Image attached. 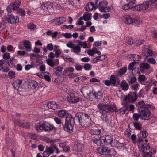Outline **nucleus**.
<instances>
[{
    "mask_svg": "<svg viewBox=\"0 0 157 157\" xmlns=\"http://www.w3.org/2000/svg\"><path fill=\"white\" fill-rule=\"evenodd\" d=\"M35 128L38 132H41L44 130L45 131L54 130L56 128L52 124L44 121H41L36 125Z\"/></svg>",
    "mask_w": 157,
    "mask_h": 157,
    "instance_id": "f03ea898",
    "label": "nucleus"
},
{
    "mask_svg": "<svg viewBox=\"0 0 157 157\" xmlns=\"http://www.w3.org/2000/svg\"><path fill=\"white\" fill-rule=\"evenodd\" d=\"M97 48L96 47H94L93 49L91 50H89L87 52V53L89 55H90V54L91 53H90V52H92V53H93L94 52H95L96 51H97Z\"/></svg>",
    "mask_w": 157,
    "mask_h": 157,
    "instance_id": "69168bd1",
    "label": "nucleus"
},
{
    "mask_svg": "<svg viewBox=\"0 0 157 157\" xmlns=\"http://www.w3.org/2000/svg\"><path fill=\"white\" fill-rule=\"evenodd\" d=\"M75 117L82 127H87L93 124V122H92L90 118L87 114H83L81 112H78L75 115Z\"/></svg>",
    "mask_w": 157,
    "mask_h": 157,
    "instance_id": "f257e3e1",
    "label": "nucleus"
},
{
    "mask_svg": "<svg viewBox=\"0 0 157 157\" xmlns=\"http://www.w3.org/2000/svg\"><path fill=\"white\" fill-rule=\"evenodd\" d=\"M83 15L85 21H88L91 20L92 15L90 13L86 12Z\"/></svg>",
    "mask_w": 157,
    "mask_h": 157,
    "instance_id": "cd10ccee",
    "label": "nucleus"
},
{
    "mask_svg": "<svg viewBox=\"0 0 157 157\" xmlns=\"http://www.w3.org/2000/svg\"><path fill=\"white\" fill-rule=\"evenodd\" d=\"M5 19L8 23L12 24H15L19 22V18L17 16L15 17L11 13H8L5 17Z\"/></svg>",
    "mask_w": 157,
    "mask_h": 157,
    "instance_id": "6e6552de",
    "label": "nucleus"
},
{
    "mask_svg": "<svg viewBox=\"0 0 157 157\" xmlns=\"http://www.w3.org/2000/svg\"><path fill=\"white\" fill-rule=\"evenodd\" d=\"M108 2L105 1H103L100 2L99 3V9L101 12H108L109 10L108 9V7H106V9L105 7V6H106L108 5Z\"/></svg>",
    "mask_w": 157,
    "mask_h": 157,
    "instance_id": "f8f14e48",
    "label": "nucleus"
},
{
    "mask_svg": "<svg viewBox=\"0 0 157 157\" xmlns=\"http://www.w3.org/2000/svg\"><path fill=\"white\" fill-rule=\"evenodd\" d=\"M23 44L27 51H31L32 47L30 42L28 40H25Z\"/></svg>",
    "mask_w": 157,
    "mask_h": 157,
    "instance_id": "393cba45",
    "label": "nucleus"
},
{
    "mask_svg": "<svg viewBox=\"0 0 157 157\" xmlns=\"http://www.w3.org/2000/svg\"><path fill=\"white\" fill-rule=\"evenodd\" d=\"M21 4V2L19 0H16L13 3H11L7 7V10L8 12H10L13 10L14 11L19 8Z\"/></svg>",
    "mask_w": 157,
    "mask_h": 157,
    "instance_id": "1a4fd4ad",
    "label": "nucleus"
},
{
    "mask_svg": "<svg viewBox=\"0 0 157 157\" xmlns=\"http://www.w3.org/2000/svg\"><path fill=\"white\" fill-rule=\"evenodd\" d=\"M152 155V153L151 152H144L143 156V157H151Z\"/></svg>",
    "mask_w": 157,
    "mask_h": 157,
    "instance_id": "3c124183",
    "label": "nucleus"
},
{
    "mask_svg": "<svg viewBox=\"0 0 157 157\" xmlns=\"http://www.w3.org/2000/svg\"><path fill=\"white\" fill-rule=\"evenodd\" d=\"M42 5L44 7L45 9H51L53 8L52 3L49 1L46 2L45 3L42 4Z\"/></svg>",
    "mask_w": 157,
    "mask_h": 157,
    "instance_id": "c756f323",
    "label": "nucleus"
},
{
    "mask_svg": "<svg viewBox=\"0 0 157 157\" xmlns=\"http://www.w3.org/2000/svg\"><path fill=\"white\" fill-rule=\"evenodd\" d=\"M74 125L65 123L63 126L64 130L69 133H72L73 132Z\"/></svg>",
    "mask_w": 157,
    "mask_h": 157,
    "instance_id": "f3484780",
    "label": "nucleus"
},
{
    "mask_svg": "<svg viewBox=\"0 0 157 157\" xmlns=\"http://www.w3.org/2000/svg\"><path fill=\"white\" fill-rule=\"evenodd\" d=\"M83 67L85 70H88L91 68V66L88 63H86L84 65Z\"/></svg>",
    "mask_w": 157,
    "mask_h": 157,
    "instance_id": "603ef678",
    "label": "nucleus"
},
{
    "mask_svg": "<svg viewBox=\"0 0 157 157\" xmlns=\"http://www.w3.org/2000/svg\"><path fill=\"white\" fill-rule=\"evenodd\" d=\"M137 98L136 92H130L127 95H124L123 100L125 102L126 105L127 102L133 103L136 101Z\"/></svg>",
    "mask_w": 157,
    "mask_h": 157,
    "instance_id": "423d86ee",
    "label": "nucleus"
},
{
    "mask_svg": "<svg viewBox=\"0 0 157 157\" xmlns=\"http://www.w3.org/2000/svg\"><path fill=\"white\" fill-rule=\"evenodd\" d=\"M130 124H132L134 125V126L135 127V128L136 129L138 130H140L141 129V125H140L139 123L138 122H136L135 123L132 122L130 123Z\"/></svg>",
    "mask_w": 157,
    "mask_h": 157,
    "instance_id": "e433bc0d",
    "label": "nucleus"
},
{
    "mask_svg": "<svg viewBox=\"0 0 157 157\" xmlns=\"http://www.w3.org/2000/svg\"><path fill=\"white\" fill-rule=\"evenodd\" d=\"M148 61L151 63L155 64L156 63V61L155 59L153 58H149Z\"/></svg>",
    "mask_w": 157,
    "mask_h": 157,
    "instance_id": "0e129e2a",
    "label": "nucleus"
},
{
    "mask_svg": "<svg viewBox=\"0 0 157 157\" xmlns=\"http://www.w3.org/2000/svg\"><path fill=\"white\" fill-rule=\"evenodd\" d=\"M12 85L13 87L17 90H18L20 85H18L17 83L15 81L12 83Z\"/></svg>",
    "mask_w": 157,
    "mask_h": 157,
    "instance_id": "4d7b16f0",
    "label": "nucleus"
},
{
    "mask_svg": "<svg viewBox=\"0 0 157 157\" xmlns=\"http://www.w3.org/2000/svg\"><path fill=\"white\" fill-rule=\"evenodd\" d=\"M97 106L98 108H117L116 106L115 105H108L103 103L98 104Z\"/></svg>",
    "mask_w": 157,
    "mask_h": 157,
    "instance_id": "aec40b11",
    "label": "nucleus"
},
{
    "mask_svg": "<svg viewBox=\"0 0 157 157\" xmlns=\"http://www.w3.org/2000/svg\"><path fill=\"white\" fill-rule=\"evenodd\" d=\"M136 64V62L135 61H133L130 63L128 65V69L129 71H130L133 69V68L134 66Z\"/></svg>",
    "mask_w": 157,
    "mask_h": 157,
    "instance_id": "de8ad7c7",
    "label": "nucleus"
},
{
    "mask_svg": "<svg viewBox=\"0 0 157 157\" xmlns=\"http://www.w3.org/2000/svg\"><path fill=\"white\" fill-rule=\"evenodd\" d=\"M132 72L134 75L137 74L139 75L140 74L139 70L138 68H134L132 69Z\"/></svg>",
    "mask_w": 157,
    "mask_h": 157,
    "instance_id": "79ce46f5",
    "label": "nucleus"
},
{
    "mask_svg": "<svg viewBox=\"0 0 157 157\" xmlns=\"http://www.w3.org/2000/svg\"><path fill=\"white\" fill-rule=\"evenodd\" d=\"M98 151L99 154L104 155L103 157H115L116 154L114 149H109L108 147H99L98 149Z\"/></svg>",
    "mask_w": 157,
    "mask_h": 157,
    "instance_id": "7ed1b4c3",
    "label": "nucleus"
},
{
    "mask_svg": "<svg viewBox=\"0 0 157 157\" xmlns=\"http://www.w3.org/2000/svg\"><path fill=\"white\" fill-rule=\"evenodd\" d=\"M121 87L124 91L127 90L129 88V85L125 80H123L121 82Z\"/></svg>",
    "mask_w": 157,
    "mask_h": 157,
    "instance_id": "b1692460",
    "label": "nucleus"
},
{
    "mask_svg": "<svg viewBox=\"0 0 157 157\" xmlns=\"http://www.w3.org/2000/svg\"><path fill=\"white\" fill-rule=\"evenodd\" d=\"M67 46L72 49L74 47V45L72 43V42L70 41L67 44Z\"/></svg>",
    "mask_w": 157,
    "mask_h": 157,
    "instance_id": "bf43d9fd",
    "label": "nucleus"
},
{
    "mask_svg": "<svg viewBox=\"0 0 157 157\" xmlns=\"http://www.w3.org/2000/svg\"><path fill=\"white\" fill-rule=\"evenodd\" d=\"M150 65L147 63H142L139 66L140 69L142 73H143L145 69H148Z\"/></svg>",
    "mask_w": 157,
    "mask_h": 157,
    "instance_id": "5701e85b",
    "label": "nucleus"
},
{
    "mask_svg": "<svg viewBox=\"0 0 157 157\" xmlns=\"http://www.w3.org/2000/svg\"><path fill=\"white\" fill-rule=\"evenodd\" d=\"M71 51L75 53L78 54L81 51V48L80 47H78V46H76L71 49Z\"/></svg>",
    "mask_w": 157,
    "mask_h": 157,
    "instance_id": "c9c22d12",
    "label": "nucleus"
},
{
    "mask_svg": "<svg viewBox=\"0 0 157 157\" xmlns=\"http://www.w3.org/2000/svg\"><path fill=\"white\" fill-rule=\"evenodd\" d=\"M10 54L8 53H5L3 55V59L7 60L10 58Z\"/></svg>",
    "mask_w": 157,
    "mask_h": 157,
    "instance_id": "8fccbe9b",
    "label": "nucleus"
},
{
    "mask_svg": "<svg viewBox=\"0 0 157 157\" xmlns=\"http://www.w3.org/2000/svg\"><path fill=\"white\" fill-rule=\"evenodd\" d=\"M81 91L84 96H87L92 91L91 87L88 86H85L81 89Z\"/></svg>",
    "mask_w": 157,
    "mask_h": 157,
    "instance_id": "a211bd4d",
    "label": "nucleus"
},
{
    "mask_svg": "<svg viewBox=\"0 0 157 157\" xmlns=\"http://www.w3.org/2000/svg\"><path fill=\"white\" fill-rule=\"evenodd\" d=\"M131 3H128L125 4L122 6V9L125 10H127L129 9L132 8L131 7Z\"/></svg>",
    "mask_w": 157,
    "mask_h": 157,
    "instance_id": "49530a36",
    "label": "nucleus"
},
{
    "mask_svg": "<svg viewBox=\"0 0 157 157\" xmlns=\"http://www.w3.org/2000/svg\"><path fill=\"white\" fill-rule=\"evenodd\" d=\"M142 133V136L144 138H146L148 135V133L146 131H143L142 132L141 131Z\"/></svg>",
    "mask_w": 157,
    "mask_h": 157,
    "instance_id": "e2e57ef3",
    "label": "nucleus"
},
{
    "mask_svg": "<svg viewBox=\"0 0 157 157\" xmlns=\"http://www.w3.org/2000/svg\"><path fill=\"white\" fill-rule=\"evenodd\" d=\"M29 85L33 89H34L38 86L37 82L34 81L32 80L29 83Z\"/></svg>",
    "mask_w": 157,
    "mask_h": 157,
    "instance_id": "f704fd0d",
    "label": "nucleus"
},
{
    "mask_svg": "<svg viewBox=\"0 0 157 157\" xmlns=\"http://www.w3.org/2000/svg\"><path fill=\"white\" fill-rule=\"evenodd\" d=\"M124 21L126 24H131L134 22L135 23L137 21L136 20L132 19L129 16H127L124 18Z\"/></svg>",
    "mask_w": 157,
    "mask_h": 157,
    "instance_id": "4be33fe9",
    "label": "nucleus"
},
{
    "mask_svg": "<svg viewBox=\"0 0 157 157\" xmlns=\"http://www.w3.org/2000/svg\"><path fill=\"white\" fill-rule=\"evenodd\" d=\"M36 134L33 133H29L28 134V136L31 138L34 139L36 137Z\"/></svg>",
    "mask_w": 157,
    "mask_h": 157,
    "instance_id": "338daca9",
    "label": "nucleus"
},
{
    "mask_svg": "<svg viewBox=\"0 0 157 157\" xmlns=\"http://www.w3.org/2000/svg\"><path fill=\"white\" fill-rule=\"evenodd\" d=\"M15 59L14 57H12L10 58V60H8L6 62V63L9 66L11 65L12 66H13L14 65V63L13 62V61Z\"/></svg>",
    "mask_w": 157,
    "mask_h": 157,
    "instance_id": "37998d69",
    "label": "nucleus"
},
{
    "mask_svg": "<svg viewBox=\"0 0 157 157\" xmlns=\"http://www.w3.org/2000/svg\"><path fill=\"white\" fill-rule=\"evenodd\" d=\"M149 1H146L141 4L136 6L135 11H141L147 9L149 7Z\"/></svg>",
    "mask_w": 157,
    "mask_h": 157,
    "instance_id": "9d476101",
    "label": "nucleus"
},
{
    "mask_svg": "<svg viewBox=\"0 0 157 157\" xmlns=\"http://www.w3.org/2000/svg\"><path fill=\"white\" fill-rule=\"evenodd\" d=\"M53 46L52 43L48 44L46 46L47 49L49 51L53 50Z\"/></svg>",
    "mask_w": 157,
    "mask_h": 157,
    "instance_id": "13d9d810",
    "label": "nucleus"
},
{
    "mask_svg": "<svg viewBox=\"0 0 157 157\" xmlns=\"http://www.w3.org/2000/svg\"><path fill=\"white\" fill-rule=\"evenodd\" d=\"M145 59H147L148 56H157V53L153 51L150 49H148L146 52H144L142 53Z\"/></svg>",
    "mask_w": 157,
    "mask_h": 157,
    "instance_id": "4468645a",
    "label": "nucleus"
},
{
    "mask_svg": "<svg viewBox=\"0 0 157 157\" xmlns=\"http://www.w3.org/2000/svg\"><path fill=\"white\" fill-rule=\"evenodd\" d=\"M63 149V151L65 152H67L69 151L70 148L68 146L66 145Z\"/></svg>",
    "mask_w": 157,
    "mask_h": 157,
    "instance_id": "774afa93",
    "label": "nucleus"
},
{
    "mask_svg": "<svg viewBox=\"0 0 157 157\" xmlns=\"http://www.w3.org/2000/svg\"><path fill=\"white\" fill-rule=\"evenodd\" d=\"M150 148V146L147 144H144L142 145V149L143 150V152H144V151H145L149 149Z\"/></svg>",
    "mask_w": 157,
    "mask_h": 157,
    "instance_id": "c03bdc74",
    "label": "nucleus"
},
{
    "mask_svg": "<svg viewBox=\"0 0 157 157\" xmlns=\"http://www.w3.org/2000/svg\"><path fill=\"white\" fill-rule=\"evenodd\" d=\"M75 148H77V150L78 151H81L82 150L84 147L83 144L80 143H78L75 145H74Z\"/></svg>",
    "mask_w": 157,
    "mask_h": 157,
    "instance_id": "7c9ffc66",
    "label": "nucleus"
},
{
    "mask_svg": "<svg viewBox=\"0 0 157 157\" xmlns=\"http://www.w3.org/2000/svg\"><path fill=\"white\" fill-rule=\"evenodd\" d=\"M109 80L111 81L112 83L111 86H115L116 82V80L115 76L114 75H112L110 76Z\"/></svg>",
    "mask_w": 157,
    "mask_h": 157,
    "instance_id": "ea45409f",
    "label": "nucleus"
},
{
    "mask_svg": "<svg viewBox=\"0 0 157 157\" xmlns=\"http://www.w3.org/2000/svg\"><path fill=\"white\" fill-rule=\"evenodd\" d=\"M133 118L135 121H137L138 120L139 118H140L139 112L138 114L134 113L133 115Z\"/></svg>",
    "mask_w": 157,
    "mask_h": 157,
    "instance_id": "052dcab7",
    "label": "nucleus"
},
{
    "mask_svg": "<svg viewBox=\"0 0 157 157\" xmlns=\"http://www.w3.org/2000/svg\"><path fill=\"white\" fill-rule=\"evenodd\" d=\"M55 24L57 25H60L63 24L66 21V18L62 17L59 18H56L54 19Z\"/></svg>",
    "mask_w": 157,
    "mask_h": 157,
    "instance_id": "6ab92c4d",
    "label": "nucleus"
},
{
    "mask_svg": "<svg viewBox=\"0 0 157 157\" xmlns=\"http://www.w3.org/2000/svg\"><path fill=\"white\" fill-rule=\"evenodd\" d=\"M97 95L95 94V93H93L91 91L87 96V98L90 100H92L96 98Z\"/></svg>",
    "mask_w": 157,
    "mask_h": 157,
    "instance_id": "473e14b6",
    "label": "nucleus"
},
{
    "mask_svg": "<svg viewBox=\"0 0 157 157\" xmlns=\"http://www.w3.org/2000/svg\"><path fill=\"white\" fill-rule=\"evenodd\" d=\"M141 109H139V110L140 118L142 120H148L152 117L151 112L148 109H144L140 111Z\"/></svg>",
    "mask_w": 157,
    "mask_h": 157,
    "instance_id": "0eeeda50",
    "label": "nucleus"
},
{
    "mask_svg": "<svg viewBox=\"0 0 157 157\" xmlns=\"http://www.w3.org/2000/svg\"><path fill=\"white\" fill-rule=\"evenodd\" d=\"M138 79L139 81L143 82L146 80V78L144 75H141L139 76Z\"/></svg>",
    "mask_w": 157,
    "mask_h": 157,
    "instance_id": "09e8293b",
    "label": "nucleus"
},
{
    "mask_svg": "<svg viewBox=\"0 0 157 157\" xmlns=\"http://www.w3.org/2000/svg\"><path fill=\"white\" fill-rule=\"evenodd\" d=\"M67 98L68 101L71 103H76L79 101V98L75 96V94L73 93L71 94Z\"/></svg>",
    "mask_w": 157,
    "mask_h": 157,
    "instance_id": "ddd939ff",
    "label": "nucleus"
},
{
    "mask_svg": "<svg viewBox=\"0 0 157 157\" xmlns=\"http://www.w3.org/2000/svg\"><path fill=\"white\" fill-rule=\"evenodd\" d=\"M47 63L52 67H54L55 66V62L53 60L51 59H47L46 60Z\"/></svg>",
    "mask_w": 157,
    "mask_h": 157,
    "instance_id": "72a5a7b5",
    "label": "nucleus"
},
{
    "mask_svg": "<svg viewBox=\"0 0 157 157\" xmlns=\"http://www.w3.org/2000/svg\"><path fill=\"white\" fill-rule=\"evenodd\" d=\"M139 86V84L137 83L134 85H132L131 86V88L134 90H137L138 89V87Z\"/></svg>",
    "mask_w": 157,
    "mask_h": 157,
    "instance_id": "864d4df0",
    "label": "nucleus"
},
{
    "mask_svg": "<svg viewBox=\"0 0 157 157\" xmlns=\"http://www.w3.org/2000/svg\"><path fill=\"white\" fill-rule=\"evenodd\" d=\"M127 70V68L126 66L122 67L118 71L119 74L120 75L124 74L126 72Z\"/></svg>",
    "mask_w": 157,
    "mask_h": 157,
    "instance_id": "4c0bfd02",
    "label": "nucleus"
},
{
    "mask_svg": "<svg viewBox=\"0 0 157 157\" xmlns=\"http://www.w3.org/2000/svg\"><path fill=\"white\" fill-rule=\"evenodd\" d=\"M15 124L22 128L29 129L30 124L22 121L20 120H15L13 121Z\"/></svg>",
    "mask_w": 157,
    "mask_h": 157,
    "instance_id": "9b49d317",
    "label": "nucleus"
},
{
    "mask_svg": "<svg viewBox=\"0 0 157 157\" xmlns=\"http://www.w3.org/2000/svg\"><path fill=\"white\" fill-rule=\"evenodd\" d=\"M60 140L59 139H49L48 140V142H49L51 144H54V143H56L57 142L60 141Z\"/></svg>",
    "mask_w": 157,
    "mask_h": 157,
    "instance_id": "5fc2aeb1",
    "label": "nucleus"
},
{
    "mask_svg": "<svg viewBox=\"0 0 157 157\" xmlns=\"http://www.w3.org/2000/svg\"><path fill=\"white\" fill-rule=\"evenodd\" d=\"M101 132V129H97L96 130L91 129L90 130V132L91 135H99L100 134Z\"/></svg>",
    "mask_w": 157,
    "mask_h": 157,
    "instance_id": "2f4dec72",
    "label": "nucleus"
},
{
    "mask_svg": "<svg viewBox=\"0 0 157 157\" xmlns=\"http://www.w3.org/2000/svg\"><path fill=\"white\" fill-rule=\"evenodd\" d=\"M76 79H77V82H80L85 80L86 79V78L85 76H82L78 77L76 78Z\"/></svg>",
    "mask_w": 157,
    "mask_h": 157,
    "instance_id": "6e6d98bb",
    "label": "nucleus"
},
{
    "mask_svg": "<svg viewBox=\"0 0 157 157\" xmlns=\"http://www.w3.org/2000/svg\"><path fill=\"white\" fill-rule=\"evenodd\" d=\"M92 140L93 142L97 145L99 146L103 144L102 139L100 138L99 137L98 139L95 138H93Z\"/></svg>",
    "mask_w": 157,
    "mask_h": 157,
    "instance_id": "c85d7f7f",
    "label": "nucleus"
},
{
    "mask_svg": "<svg viewBox=\"0 0 157 157\" xmlns=\"http://www.w3.org/2000/svg\"><path fill=\"white\" fill-rule=\"evenodd\" d=\"M36 26V25L33 23H30L28 26V28L31 30H33Z\"/></svg>",
    "mask_w": 157,
    "mask_h": 157,
    "instance_id": "680f3d73",
    "label": "nucleus"
},
{
    "mask_svg": "<svg viewBox=\"0 0 157 157\" xmlns=\"http://www.w3.org/2000/svg\"><path fill=\"white\" fill-rule=\"evenodd\" d=\"M138 104L140 106V108H154V106L148 104H145L143 101H140L138 102Z\"/></svg>",
    "mask_w": 157,
    "mask_h": 157,
    "instance_id": "412c9836",
    "label": "nucleus"
},
{
    "mask_svg": "<svg viewBox=\"0 0 157 157\" xmlns=\"http://www.w3.org/2000/svg\"><path fill=\"white\" fill-rule=\"evenodd\" d=\"M129 56L131 60H133L134 61H139L141 59V57L139 55L135 54H130L129 55Z\"/></svg>",
    "mask_w": 157,
    "mask_h": 157,
    "instance_id": "a878e982",
    "label": "nucleus"
},
{
    "mask_svg": "<svg viewBox=\"0 0 157 157\" xmlns=\"http://www.w3.org/2000/svg\"><path fill=\"white\" fill-rule=\"evenodd\" d=\"M8 75L9 76V78L10 79H12L14 78L15 77V74L14 71H10L8 73Z\"/></svg>",
    "mask_w": 157,
    "mask_h": 157,
    "instance_id": "a18cd8bd",
    "label": "nucleus"
},
{
    "mask_svg": "<svg viewBox=\"0 0 157 157\" xmlns=\"http://www.w3.org/2000/svg\"><path fill=\"white\" fill-rule=\"evenodd\" d=\"M103 143L104 142L105 144L106 145H112V143L113 142V139L112 138L110 137L109 138H108L107 137L105 139H102Z\"/></svg>",
    "mask_w": 157,
    "mask_h": 157,
    "instance_id": "bb28decb",
    "label": "nucleus"
},
{
    "mask_svg": "<svg viewBox=\"0 0 157 157\" xmlns=\"http://www.w3.org/2000/svg\"><path fill=\"white\" fill-rule=\"evenodd\" d=\"M54 150H56V153H57L60 152L56 145L55 144H52L50 146H47L43 154V157H48L51 154L54 153Z\"/></svg>",
    "mask_w": 157,
    "mask_h": 157,
    "instance_id": "20e7f679",
    "label": "nucleus"
},
{
    "mask_svg": "<svg viewBox=\"0 0 157 157\" xmlns=\"http://www.w3.org/2000/svg\"><path fill=\"white\" fill-rule=\"evenodd\" d=\"M44 107H47L48 108H59V106L54 101L49 102L48 103L43 104L42 105Z\"/></svg>",
    "mask_w": 157,
    "mask_h": 157,
    "instance_id": "2eb2a0df",
    "label": "nucleus"
},
{
    "mask_svg": "<svg viewBox=\"0 0 157 157\" xmlns=\"http://www.w3.org/2000/svg\"><path fill=\"white\" fill-rule=\"evenodd\" d=\"M128 81L129 84H132L137 81V79L136 77H134L132 78L129 77V78H128Z\"/></svg>",
    "mask_w": 157,
    "mask_h": 157,
    "instance_id": "58836bf2",
    "label": "nucleus"
},
{
    "mask_svg": "<svg viewBox=\"0 0 157 157\" xmlns=\"http://www.w3.org/2000/svg\"><path fill=\"white\" fill-rule=\"evenodd\" d=\"M66 118L65 123L74 125L75 124V118L72 117L71 114H67Z\"/></svg>",
    "mask_w": 157,
    "mask_h": 157,
    "instance_id": "dca6fc26",
    "label": "nucleus"
},
{
    "mask_svg": "<svg viewBox=\"0 0 157 157\" xmlns=\"http://www.w3.org/2000/svg\"><path fill=\"white\" fill-rule=\"evenodd\" d=\"M99 110L97 111V113H100L103 116H104L107 113L113 112L114 111L117 112L120 111L121 113L123 114L127 109H98Z\"/></svg>",
    "mask_w": 157,
    "mask_h": 157,
    "instance_id": "39448f33",
    "label": "nucleus"
},
{
    "mask_svg": "<svg viewBox=\"0 0 157 157\" xmlns=\"http://www.w3.org/2000/svg\"><path fill=\"white\" fill-rule=\"evenodd\" d=\"M66 114V111L65 110L62 109L58 111L57 115L59 117H63Z\"/></svg>",
    "mask_w": 157,
    "mask_h": 157,
    "instance_id": "a19ab883",
    "label": "nucleus"
}]
</instances>
